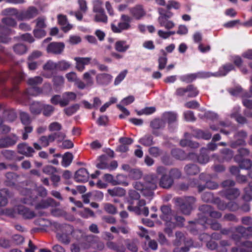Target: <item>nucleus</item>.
Listing matches in <instances>:
<instances>
[{
  "instance_id": "nucleus-62",
  "label": "nucleus",
  "mask_w": 252,
  "mask_h": 252,
  "mask_svg": "<svg viewBox=\"0 0 252 252\" xmlns=\"http://www.w3.org/2000/svg\"><path fill=\"white\" fill-rule=\"evenodd\" d=\"M20 115L21 122L23 125L28 126L30 124L31 120L28 113L22 112Z\"/></svg>"
},
{
  "instance_id": "nucleus-10",
  "label": "nucleus",
  "mask_w": 252,
  "mask_h": 252,
  "mask_svg": "<svg viewBox=\"0 0 252 252\" xmlns=\"http://www.w3.org/2000/svg\"><path fill=\"white\" fill-rule=\"evenodd\" d=\"M42 81V78L40 76L29 78L28 84L31 87L27 90V93L30 95H36L40 94L41 90L36 86L41 84Z\"/></svg>"
},
{
  "instance_id": "nucleus-45",
  "label": "nucleus",
  "mask_w": 252,
  "mask_h": 252,
  "mask_svg": "<svg viewBox=\"0 0 252 252\" xmlns=\"http://www.w3.org/2000/svg\"><path fill=\"white\" fill-rule=\"evenodd\" d=\"M234 69V66L232 64H227L220 68L217 72L218 76H225L228 72Z\"/></svg>"
},
{
  "instance_id": "nucleus-18",
  "label": "nucleus",
  "mask_w": 252,
  "mask_h": 252,
  "mask_svg": "<svg viewBox=\"0 0 252 252\" xmlns=\"http://www.w3.org/2000/svg\"><path fill=\"white\" fill-rule=\"evenodd\" d=\"M64 44L62 42H52L49 44L47 48L48 53L60 54L63 50Z\"/></svg>"
},
{
  "instance_id": "nucleus-16",
  "label": "nucleus",
  "mask_w": 252,
  "mask_h": 252,
  "mask_svg": "<svg viewBox=\"0 0 252 252\" xmlns=\"http://www.w3.org/2000/svg\"><path fill=\"white\" fill-rule=\"evenodd\" d=\"M165 125V123L163 119H156L151 121L150 126L153 129V134L156 136L160 135L161 132L157 130L164 128Z\"/></svg>"
},
{
  "instance_id": "nucleus-46",
  "label": "nucleus",
  "mask_w": 252,
  "mask_h": 252,
  "mask_svg": "<svg viewBox=\"0 0 252 252\" xmlns=\"http://www.w3.org/2000/svg\"><path fill=\"white\" fill-rule=\"evenodd\" d=\"M108 192L112 196H123L125 194L126 191L124 189L121 188H114L113 189H109L108 190Z\"/></svg>"
},
{
  "instance_id": "nucleus-8",
  "label": "nucleus",
  "mask_w": 252,
  "mask_h": 252,
  "mask_svg": "<svg viewBox=\"0 0 252 252\" xmlns=\"http://www.w3.org/2000/svg\"><path fill=\"white\" fill-rule=\"evenodd\" d=\"M222 185L223 187H228V189H224L221 193L223 196L227 199L231 200L236 198L239 195L240 192L239 190L235 188H231L235 185V182L230 180H227L224 181Z\"/></svg>"
},
{
  "instance_id": "nucleus-54",
  "label": "nucleus",
  "mask_w": 252,
  "mask_h": 252,
  "mask_svg": "<svg viewBox=\"0 0 252 252\" xmlns=\"http://www.w3.org/2000/svg\"><path fill=\"white\" fill-rule=\"evenodd\" d=\"M102 2L100 0H95L93 2V12L94 13H100L103 12L104 9L102 8Z\"/></svg>"
},
{
  "instance_id": "nucleus-60",
  "label": "nucleus",
  "mask_w": 252,
  "mask_h": 252,
  "mask_svg": "<svg viewBox=\"0 0 252 252\" xmlns=\"http://www.w3.org/2000/svg\"><path fill=\"white\" fill-rule=\"evenodd\" d=\"M57 69L60 70H65L70 67V63L65 61L63 60L57 63Z\"/></svg>"
},
{
  "instance_id": "nucleus-17",
  "label": "nucleus",
  "mask_w": 252,
  "mask_h": 252,
  "mask_svg": "<svg viewBox=\"0 0 252 252\" xmlns=\"http://www.w3.org/2000/svg\"><path fill=\"white\" fill-rule=\"evenodd\" d=\"M113 79V76L108 73H98L95 76L96 82L98 85L107 86L109 84Z\"/></svg>"
},
{
  "instance_id": "nucleus-33",
  "label": "nucleus",
  "mask_w": 252,
  "mask_h": 252,
  "mask_svg": "<svg viewBox=\"0 0 252 252\" xmlns=\"http://www.w3.org/2000/svg\"><path fill=\"white\" fill-rule=\"evenodd\" d=\"M242 248L239 249L234 248L232 249V252H252V242L246 241L242 243Z\"/></svg>"
},
{
  "instance_id": "nucleus-56",
  "label": "nucleus",
  "mask_w": 252,
  "mask_h": 252,
  "mask_svg": "<svg viewBox=\"0 0 252 252\" xmlns=\"http://www.w3.org/2000/svg\"><path fill=\"white\" fill-rule=\"evenodd\" d=\"M14 52L18 54H23L26 52L27 47L23 44H17L13 47Z\"/></svg>"
},
{
  "instance_id": "nucleus-23",
  "label": "nucleus",
  "mask_w": 252,
  "mask_h": 252,
  "mask_svg": "<svg viewBox=\"0 0 252 252\" xmlns=\"http://www.w3.org/2000/svg\"><path fill=\"white\" fill-rule=\"evenodd\" d=\"M89 174L88 171L84 168L78 169L75 173L74 178L77 182H84L88 180Z\"/></svg>"
},
{
  "instance_id": "nucleus-21",
  "label": "nucleus",
  "mask_w": 252,
  "mask_h": 252,
  "mask_svg": "<svg viewBox=\"0 0 252 252\" xmlns=\"http://www.w3.org/2000/svg\"><path fill=\"white\" fill-rule=\"evenodd\" d=\"M18 153L27 157H31L34 153V149L28 146L26 143L19 144L18 145Z\"/></svg>"
},
{
  "instance_id": "nucleus-34",
  "label": "nucleus",
  "mask_w": 252,
  "mask_h": 252,
  "mask_svg": "<svg viewBox=\"0 0 252 252\" xmlns=\"http://www.w3.org/2000/svg\"><path fill=\"white\" fill-rule=\"evenodd\" d=\"M9 196V193L7 189L0 190V207L4 206L7 204L8 198Z\"/></svg>"
},
{
  "instance_id": "nucleus-44",
  "label": "nucleus",
  "mask_w": 252,
  "mask_h": 252,
  "mask_svg": "<svg viewBox=\"0 0 252 252\" xmlns=\"http://www.w3.org/2000/svg\"><path fill=\"white\" fill-rule=\"evenodd\" d=\"M239 109V107H235L230 114V116L232 118H234L239 123L244 124L246 123V119L244 117L238 114Z\"/></svg>"
},
{
  "instance_id": "nucleus-20",
  "label": "nucleus",
  "mask_w": 252,
  "mask_h": 252,
  "mask_svg": "<svg viewBox=\"0 0 252 252\" xmlns=\"http://www.w3.org/2000/svg\"><path fill=\"white\" fill-rule=\"evenodd\" d=\"M123 177L122 175H118L116 179H114V177L111 174H105L103 176V179L105 181L111 184L112 185H123L127 186L128 185L127 182L121 181V179Z\"/></svg>"
},
{
  "instance_id": "nucleus-40",
  "label": "nucleus",
  "mask_w": 252,
  "mask_h": 252,
  "mask_svg": "<svg viewBox=\"0 0 252 252\" xmlns=\"http://www.w3.org/2000/svg\"><path fill=\"white\" fill-rule=\"evenodd\" d=\"M246 133L244 131H240L238 132L236 135V138H238V140L232 143L231 146L232 147H235L237 145H243L245 143L244 139L246 137Z\"/></svg>"
},
{
  "instance_id": "nucleus-47",
  "label": "nucleus",
  "mask_w": 252,
  "mask_h": 252,
  "mask_svg": "<svg viewBox=\"0 0 252 252\" xmlns=\"http://www.w3.org/2000/svg\"><path fill=\"white\" fill-rule=\"evenodd\" d=\"M185 171L187 174L193 175L198 173L199 169L195 164H188L185 167Z\"/></svg>"
},
{
  "instance_id": "nucleus-63",
  "label": "nucleus",
  "mask_w": 252,
  "mask_h": 252,
  "mask_svg": "<svg viewBox=\"0 0 252 252\" xmlns=\"http://www.w3.org/2000/svg\"><path fill=\"white\" fill-rule=\"evenodd\" d=\"M6 178L7 179V180L6 181L7 185L11 186L14 184V181L16 180V175L13 173L9 172L6 174Z\"/></svg>"
},
{
  "instance_id": "nucleus-12",
  "label": "nucleus",
  "mask_w": 252,
  "mask_h": 252,
  "mask_svg": "<svg viewBox=\"0 0 252 252\" xmlns=\"http://www.w3.org/2000/svg\"><path fill=\"white\" fill-rule=\"evenodd\" d=\"M210 178V176L206 175L204 173H201L199 175V179L200 181L205 182V185L201 186L198 185L197 188L199 191L203 190L205 188H208L209 189H216L217 188L218 185L216 183L209 181L208 179Z\"/></svg>"
},
{
  "instance_id": "nucleus-29",
  "label": "nucleus",
  "mask_w": 252,
  "mask_h": 252,
  "mask_svg": "<svg viewBox=\"0 0 252 252\" xmlns=\"http://www.w3.org/2000/svg\"><path fill=\"white\" fill-rule=\"evenodd\" d=\"M236 232L240 234L239 237L244 238L252 237V227L246 228L242 226L236 228Z\"/></svg>"
},
{
  "instance_id": "nucleus-13",
  "label": "nucleus",
  "mask_w": 252,
  "mask_h": 252,
  "mask_svg": "<svg viewBox=\"0 0 252 252\" xmlns=\"http://www.w3.org/2000/svg\"><path fill=\"white\" fill-rule=\"evenodd\" d=\"M38 14V10L36 8L33 6L29 7L26 10L23 11L19 13L17 16L19 20H30Z\"/></svg>"
},
{
  "instance_id": "nucleus-64",
  "label": "nucleus",
  "mask_w": 252,
  "mask_h": 252,
  "mask_svg": "<svg viewBox=\"0 0 252 252\" xmlns=\"http://www.w3.org/2000/svg\"><path fill=\"white\" fill-rule=\"evenodd\" d=\"M149 153L153 157L157 158L162 154V151L157 147H152L149 149Z\"/></svg>"
},
{
  "instance_id": "nucleus-39",
  "label": "nucleus",
  "mask_w": 252,
  "mask_h": 252,
  "mask_svg": "<svg viewBox=\"0 0 252 252\" xmlns=\"http://www.w3.org/2000/svg\"><path fill=\"white\" fill-rule=\"evenodd\" d=\"M139 142L144 146H150L154 144L153 137L150 134H146L139 140Z\"/></svg>"
},
{
  "instance_id": "nucleus-1",
  "label": "nucleus",
  "mask_w": 252,
  "mask_h": 252,
  "mask_svg": "<svg viewBox=\"0 0 252 252\" xmlns=\"http://www.w3.org/2000/svg\"><path fill=\"white\" fill-rule=\"evenodd\" d=\"M158 182V178L157 175L149 174L145 177L144 183L136 182L133 184V186L150 200L154 195L153 191L157 189Z\"/></svg>"
},
{
  "instance_id": "nucleus-19",
  "label": "nucleus",
  "mask_w": 252,
  "mask_h": 252,
  "mask_svg": "<svg viewBox=\"0 0 252 252\" xmlns=\"http://www.w3.org/2000/svg\"><path fill=\"white\" fill-rule=\"evenodd\" d=\"M206 150V149H202L201 150V154L198 157L193 153L189 154V159L193 160H197L201 164L207 163L209 161V158L208 155L204 153V152H205Z\"/></svg>"
},
{
  "instance_id": "nucleus-53",
  "label": "nucleus",
  "mask_w": 252,
  "mask_h": 252,
  "mask_svg": "<svg viewBox=\"0 0 252 252\" xmlns=\"http://www.w3.org/2000/svg\"><path fill=\"white\" fill-rule=\"evenodd\" d=\"M44 71H53L57 69V65L56 63L50 60L48 61L43 66Z\"/></svg>"
},
{
  "instance_id": "nucleus-35",
  "label": "nucleus",
  "mask_w": 252,
  "mask_h": 252,
  "mask_svg": "<svg viewBox=\"0 0 252 252\" xmlns=\"http://www.w3.org/2000/svg\"><path fill=\"white\" fill-rule=\"evenodd\" d=\"M194 137L197 138H202L209 140L212 137V134L208 130L197 129L194 132Z\"/></svg>"
},
{
  "instance_id": "nucleus-4",
  "label": "nucleus",
  "mask_w": 252,
  "mask_h": 252,
  "mask_svg": "<svg viewBox=\"0 0 252 252\" xmlns=\"http://www.w3.org/2000/svg\"><path fill=\"white\" fill-rule=\"evenodd\" d=\"M4 213L12 217H15L18 214L27 219H31L35 217V213L33 211L22 205H16L12 209H6Z\"/></svg>"
},
{
  "instance_id": "nucleus-24",
  "label": "nucleus",
  "mask_w": 252,
  "mask_h": 252,
  "mask_svg": "<svg viewBox=\"0 0 252 252\" xmlns=\"http://www.w3.org/2000/svg\"><path fill=\"white\" fill-rule=\"evenodd\" d=\"M62 97L61 106L64 107L67 105L70 102L75 100L76 98V94L73 92H66L63 94Z\"/></svg>"
},
{
  "instance_id": "nucleus-3",
  "label": "nucleus",
  "mask_w": 252,
  "mask_h": 252,
  "mask_svg": "<svg viewBox=\"0 0 252 252\" xmlns=\"http://www.w3.org/2000/svg\"><path fill=\"white\" fill-rule=\"evenodd\" d=\"M56 228L57 229L56 237L57 239L62 243L68 244L70 242L69 235L73 231V227L68 224H56Z\"/></svg>"
},
{
  "instance_id": "nucleus-52",
  "label": "nucleus",
  "mask_w": 252,
  "mask_h": 252,
  "mask_svg": "<svg viewBox=\"0 0 252 252\" xmlns=\"http://www.w3.org/2000/svg\"><path fill=\"white\" fill-rule=\"evenodd\" d=\"M2 14L3 15L15 16L17 19V16L19 15L18 10L14 8H8L4 9L2 11Z\"/></svg>"
},
{
  "instance_id": "nucleus-38",
  "label": "nucleus",
  "mask_w": 252,
  "mask_h": 252,
  "mask_svg": "<svg viewBox=\"0 0 252 252\" xmlns=\"http://www.w3.org/2000/svg\"><path fill=\"white\" fill-rule=\"evenodd\" d=\"M161 53L162 56H160L158 59V68L159 70H162L165 68L167 63V55L165 51L162 50Z\"/></svg>"
},
{
  "instance_id": "nucleus-41",
  "label": "nucleus",
  "mask_w": 252,
  "mask_h": 252,
  "mask_svg": "<svg viewBox=\"0 0 252 252\" xmlns=\"http://www.w3.org/2000/svg\"><path fill=\"white\" fill-rule=\"evenodd\" d=\"M107 247L116 252H125V248L123 245H118L112 241H108L106 243Z\"/></svg>"
},
{
  "instance_id": "nucleus-55",
  "label": "nucleus",
  "mask_w": 252,
  "mask_h": 252,
  "mask_svg": "<svg viewBox=\"0 0 252 252\" xmlns=\"http://www.w3.org/2000/svg\"><path fill=\"white\" fill-rule=\"evenodd\" d=\"M1 22L7 27H14L17 25L15 20L10 17L2 18Z\"/></svg>"
},
{
  "instance_id": "nucleus-22",
  "label": "nucleus",
  "mask_w": 252,
  "mask_h": 252,
  "mask_svg": "<svg viewBox=\"0 0 252 252\" xmlns=\"http://www.w3.org/2000/svg\"><path fill=\"white\" fill-rule=\"evenodd\" d=\"M74 60L76 61V68L80 72L85 69V65L90 63L91 58L90 57H75Z\"/></svg>"
},
{
  "instance_id": "nucleus-49",
  "label": "nucleus",
  "mask_w": 252,
  "mask_h": 252,
  "mask_svg": "<svg viewBox=\"0 0 252 252\" xmlns=\"http://www.w3.org/2000/svg\"><path fill=\"white\" fill-rule=\"evenodd\" d=\"M96 167L101 169H107L108 167V164L106 162V157L105 156L99 157L98 162L96 163Z\"/></svg>"
},
{
  "instance_id": "nucleus-25",
  "label": "nucleus",
  "mask_w": 252,
  "mask_h": 252,
  "mask_svg": "<svg viewBox=\"0 0 252 252\" xmlns=\"http://www.w3.org/2000/svg\"><path fill=\"white\" fill-rule=\"evenodd\" d=\"M199 209L205 215L209 214V216L214 218H220L221 216V213L216 211H213L210 205H203L200 207Z\"/></svg>"
},
{
  "instance_id": "nucleus-61",
  "label": "nucleus",
  "mask_w": 252,
  "mask_h": 252,
  "mask_svg": "<svg viewBox=\"0 0 252 252\" xmlns=\"http://www.w3.org/2000/svg\"><path fill=\"white\" fill-rule=\"evenodd\" d=\"M127 73V70H124L121 72L115 79L114 85L115 86L119 85L126 77Z\"/></svg>"
},
{
  "instance_id": "nucleus-48",
  "label": "nucleus",
  "mask_w": 252,
  "mask_h": 252,
  "mask_svg": "<svg viewBox=\"0 0 252 252\" xmlns=\"http://www.w3.org/2000/svg\"><path fill=\"white\" fill-rule=\"evenodd\" d=\"M73 159V155L70 153H66L63 157L62 165L66 167L71 163Z\"/></svg>"
},
{
  "instance_id": "nucleus-43",
  "label": "nucleus",
  "mask_w": 252,
  "mask_h": 252,
  "mask_svg": "<svg viewBox=\"0 0 252 252\" xmlns=\"http://www.w3.org/2000/svg\"><path fill=\"white\" fill-rule=\"evenodd\" d=\"M158 20L160 26L164 27L167 30H170L175 26V24L173 22L165 18L162 19V18H160L159 19H158Z\"/></svg>"
},
{
  "instance_id": "nucleus-42",
  "label": "nucleus",
  "mask_w": 252,
  "mask_h": 252,
  "mask_svg": "<svg viewBox=\"0 0 252 252\" xmlns=\"http://www.w3.org/2000/svg\"><path fill=\"white\" fill-rule=\"evenodd\" d=\"M229 126L226 124L224 122H220L219 126L216 127L214 125L210 126V128L215 131L220 130V131L225 134H228L229 133L228 129H226L225 128H228Z\"/></svg>"
},
{
  "instance_id": "nucleus-2",
  "label": "nucleus",
  "mask_w": 252,
  "mask_h": 252,
  "mask_svg": "<svg viewBox=\"0 0 252 252\" xmlns=\"http://www.w3.org/2000/svg\"><path fill=\"white\" fill-rule=\"evenodd\" d=\"M34 190H31L28 188L23 189L20 190L21 194L25 197L22 199V202L26 204L34 205L36 209H42L48 208L50 206H53L54 200L52 198L46 200H42L39 203H36V197L34 194Z\"/></svg>"
},
{
  "instance_id": "nucleus-26",
  "label": "nucleus",
  "mask_w": 252,
  "mask_h": 252,
  "mask_svg": "<svg viewBox=\"0 0 252 252\" xmlns=\"http://www.w3.org/2000/svg\"><path fill=\"white\" fill-rule=\"evenodd\" d=\"M159 182V186L164 189H168L170 188L174 183L173 178L170 177L169 175H162Z\"/></svg>"
},
{
  "instance_id": "nucleus-58",
  "label": "nucleus",
  "mask_w": 252,
  "mask_h": 252,
  "mask_svg": "<svg viewBox=\"0 0 252 252\" xmlns=\"http://www.w3.org/2000/svg\"><path fill=\"white\" fill-rule=\"evenodd\" d=\"M79 108L78 104H74L64 109L65 113L68 116H71L75 113Z\"/></svg>"
},
{
  "instance_id": "nucleus-37",
  "label": "nucleus",
  "mask_w": 252,
  "mask_h": 252,
  "mask_svg": "<svg viewBox=\"0 0 252 252\" xmlns=\"http://www.w3.org/2000/svg\"><path fill=\"white\" fill-rule=\"evenodd\" d=\"M171 154L177 159L184 160L189 159V155L187 156L185 152L181 149H175L172 150Z\"/></svg>"
},
{
  "instance_id": "nucleus-15",
  "label": "nucleus",
  "mask_w": 252,
  "mask_h": 252,
  "mask_svg": "<svg viewBox=\"0 0 252 252\" xmlns=\"http://www.w3.org/2000/svg\"><path fill=\"white\" fill-rule=\"evenodd\" d=\"M78 4L79 10L76 12H71L70 14L74 15L77 20L81 21L83 18V14L87 11L88 8L85 0H78Z\"/></svg>"
},
{
  "instance_id": "nucleus-5",
  "label": "nucleus",
  "mask_w": 252,
  "mask_h": 252,
  "mask_svg": "<svg viewBox=\"0 0 252 252\" xmlns=\"http://www.w3.org/2000/svg\"><path fill=\"white\" fill-rule=\"evenodd\" d=\"M131 17L126 14H122L117 25L114 23L111 24V30L113 32L117 33L128 31L131 28Z\"/></svg>"
},
{
  "instance_id": "nucleus-30",
  "label": "nucleus",
  "mask_w": 252,
  "mask_h": 252,
  "mask_svg": "<svg viewBox=\"0 0 252 252\" xmlns=\"http://www.w3.org/2000/svg\"><path fill=\"white\" fill-rule=\"evenodd\" d=\"M58 20L64 32H66L72 28V26L68 23L65 16L60 14L58 16Z\"/></svg>"
},
{
  "instance_id": "nucleus-14",
  "label": "nucleus",
  "mask_w": 252,
  "mask_h": 252,
  "mask_svg": "<svg viewBox=\"0 0 252 252\" xmlns=\"http://www.w3.org/2000/svg\"><path fill=\"white\" fill-rule=\"evenodd\" d=\"M129 12L133 18L139 20L143 18L146 14L143 6L140 4H137L130 8Z\"/></svg>"
},
{
  "instance_id": "nucleus-59",
  "label": "nucleus",
  "mask_w": 252,
  "mask_h": 252,
  "mask_svg": "<svg viewBox=\"0 0 252 252\" xmlns=\"http://www.w3.org/2000/svg\"><path fill=\"white\" fill-rule=\"evenodd\" d=\"M42 110H43V115L49 117L53 113L54 111V108L50 105H42Z\"/></svg>"
},
{
  "instance_id": "nucleus-50",
  "label": "nucleus",
  "mask_w": 252,
  "mask_h": 252,
  "mask_svg": "<svg viewBox=\"0 0 252 252\" xmlns=\"http://www.w3.org/2000/svg\"><path fill=\"white\" fill-rule=\"evenodd\" d=\"M42 108V105L39 102H34L31 105L30 110L32 113L33 114H39L40 113Z\"/></svg>"
},
{
  "instance_id": "nucleus-32",
  "label": "nucleus",
  "mask_w": 252,
  "mask_h": 252,
  "mask_svg": "<svg viewBox=\"0 0 252 252\" xmlns=\"http://www.w3.org/2000/svg\"><path fill=\"white\" fill-rule=\"evenodd\" d=\"M17 137H6L0 139V147H7L14 145L17 142Z\"/></svg>"
},
{
  "instance_id": "nucleus-28",
  "label": "nucleus",
  "mask_w": 252,
  "mask_h": 252,
  "mask_svg": "<svg viewBox=\"0 0 252 252\" xmlns=\"http://www.w3.org/2000/svg\"><path fill=\"white\" fill-rule=\"evenodd\" d=\"M95 74L96 71L94 69H90L83 74V79L86 82L87 86H92L94 85L93 76Z\"/></svg>"
},
{
  "instance_id": "nucleus-7",
  "label": "nucleus",
  "mask_w": 252,
  "mask_h": 252,
  "mask_svg": "<svg viewBox=\"0 0 252 252\" xmlns=\"http://www.w3.org/2000/svg\"><path fill=\"white\" fill-rule=\"evenodd\" d=\"M181 212L185 215H189L192 209V205L195 202V199L192 196L178 198L176 200Z\"/></svg>"
},
{
  "instance_id": "nucleus-57",
  "label": "nucleus",
  "mask_w": 252,
  "mask_h": 252,
  "mask_svg": "<svg viewBox=\"0 0 252 252\" xmlns=\"http://www.w3.org/2000/svg\"><path fill=\"white\" fill-rule=\"evenodd\" d=\"M35 22L36 23L35 27L37 28L45 29L47 27L46 24V18L44 17H39L37 18Z\"/></svg>"
},
{
  "instance_id": "nucleus-6",
  "label": "nucleus",
  "mask_w": 252,
  "mask_h": 252,
  "mask_svg": "<svg viewBox=\"0 0 252 252\" xmlns=\"http://www.w3.org/2000/svg\"><path fill=\"white\" fill-rule=\"evenodd\" d=\"M176 239L173 242L174 246L179 247L184 243L185 247L181 248H176L174 250V252H187L189 250V248L193 246V243L191 239L185 240V237L184 234L181 232L176 233Z\"/></svg>"
},
{
  "instance_id": "nucleus-9",
  "label": "nucleus",
  "mask_w": 252,
  "mask_h": 252,
  "mask_svg": "<svg viewBox=\"0 0 252 252\" xmlns=\"http://www.w3.org/2000/svg\"><path fill=\"white\" fill-rule=\"evenodd\" d=\"M162 215L160 218L162 220L166 221V225L168 227L165 229V232L169 234L171 233V229L175 227V225L174 223L170 221L171 220V210L168 206H163L161 208Z\"/></svg>"
},
{
  "instance_id": "nucleus-36",
  "label": "nucleus",
  "mask_w": 252,
  "mask_h": 252,
  "mask_svg": "<svg viewBox=\"0 0 252 252\" xmlns=\"http://www.w3.org/2000/svg\"><path fill=\"white\" fill-rule=\"evenodd\" d=\"M199 94L197 88L192 85H189L186 87V97L191 98L196 96Z\"/></svg>"
},
{
  "instance_id": "nucleus-27",
  "label": "nucleus",
  "mask_w": 252,
  "mask_h": 252,
  "mask_svg": "<svg viewBox=\"0 0 252 252\" xmlns=\"http://www.w3.org/2000/svg\"><path fill=\"white\" fill-rule=\"evenodd\" d=\"M162 118L164 122H167L169 127L176 124L177 120V114L174 112H166L162 115Z\"/></svg>"
},
{
  "instance_id": "nucleus-31",
  "label": "nucleus",
  "mask_w": 252,
  "mask_h": 252,
  "mask_svg": "<svg viewBox=\"0 0 252 252\" xmlns=\"http://www.w3.org/2000/svg\"><path fill=\"white\" fill-rule=\"evenodd\" d=\"M129 48V45L125 40H119L115 44V49L119 52L125 53Z\"/></svg>"
},
{
  "instance_id": "nucleus-51",
  "label": "nucleus",
  "mask_w": 252,
  "mask_h": 252,
  "mask_svg": "<svg viewBox=\"0 0 252 252\" xmlns=\"http://www.w3.org/2000/svg\"><path fill=\"white\" fill-rule=\"evenodd\" d=\"M107 16L105 14L104 11L100 12V13H96L94 16V21L95 22L106 23H107Z\"/></svg>"
},
{
  "instance_id": "nucleus-11",
  "label": "nucleus",
  "mask_w": 252,
  "mask_h": 252,
  "mask_svg": "<svg viewBox=\"0 0 252 252\" xmlns=\"http://www.w3.org/2000/svg\"><path fill=\"white\" fill-rule=\"evenodd\" d=\"M210 76V74L209 72H200L197 73H191L182 75L180 76V79L183 82L189 83L192 82L197 78H207Z\"/></svg>"
}]
</instances>
